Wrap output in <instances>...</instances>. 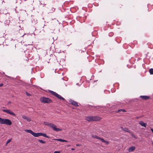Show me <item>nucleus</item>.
I'll return each instance as SVG.
<instances>
[{
  "label": "nucleus",
  "instance_id": "nucleus-10",
  "mask_svg": "<svg viewBox=\"0 0 153 153\" xmlns=\"http://www.w3.org/2000/svg\"><path fill=\"white\" fill-rule=\"evenodd\" d=\"M140 97L144 100H146L149 98V97L147 96H140Z\"/></svg>",
  "mask_w": 153,
  "mask_h": 153
},
{
  "label": "nucleus",
  "instance_id": "nucleus-29",
  "mask_svg": "<svg viewBox=\"0 0 153 153\" xmlns=\"http://www.w3.org/2000/svg\"><path fill=\"white\" fill-rule=\"evenodd\" d=\"M11 103V102H10V101H9L8 102V104H9V103Z\"/></svg>",
  "mask_w": 153,
  "mask_h": 153
},
{
  "label": "nucleus",
  "instance_id": "nucleus-33",
  "mask_svg": "<svg viewBox=\"0 0 153 153\" xmlns=\"http://www.w3.org/2000/svg\"><path fill=\"white\" fill-rule=\"evenodd\" d=\"M125 131H127V132H128V131H127V130H125Z\"/></svg>",
  "mask_w": 153,
  "mask_h": 153
},
{
  "label": "nucleus",
  "instance_id": "nucleus-18",
  "mask_svg": "<svg viewBox=\"0 0 153 153\" xmlns=\"http://www.w3.org/2000/svg\"><path fill=\"white\" fill-rule=\"evenodd\" d=\"M149 72L151 74H153V68L150 69Z\"/></svg>",
  "mask_w": 153,
  "mask_h": 153
},
{
  "label": "nucleus",
  "instance_id": "nucleus-22",
  "mask_svg": "<svg viewBox=\"0 0 153 153\" xmlns=\"http://www.w3.org/2000/svg\"><path fill=\"white\" fill-rule=\"evenodd\" d=\"M98 107L93 106L92 108H93V109L96 110V109H97L98 108Z\"/></svg>",
  "mask_w": 153,
  "mask_h": 153
},
{
  "label": "nucleus",
  "instance_id": "nucleus-11",
  "mask_svg": "<svg viewBox=\"0 0 153 153\" xmlns=\"http://www.w3.org/2000/svg\"><path fill=\"white\" fill-rule=\"evenodd\" d=\"M33 135L34 137H37L40 136H41V133H36L33 132Z\"/></svg>",
  "mask_w": 153,
  "mask_h": 153
},
{
  "label": "nucleus",
  "instance_id": "nucleus-9",
  "mask_svg": "<svg viewBox=\"0 0 153 153\" xmlns=\"http://www.w3.org/2000/svg\"><path fill=\"white\" fill-rule=\"evenodd\" d=\"M22 117L24 119L26 120L27 121L30 122L31 121L30 118L27 117L23 115L22 116Z\"/></svg>",
  "mask_w": 153,
  "mask_h": 153
},
{
  "label": "nucleus",
  "instance_id": "nucleus-25",
  "mask_svg": "<svg viewBox=\"0 0 153 153\" xmlns=\"http://www.w3.org/2000/svg\"><path fill=\"white\" fill-rule=\"evenodd\" d=\"M132 136L133 137H134V138H135V139L137 138L136 137H135V136L134 135V134H133L132 135Z\"/></svg>",
  "mask_w": 153,
  "mask_h": 153
},
{
  "label": "nucleus",
  "instance_id": "nucleus-5",
  "mask_svg": "<svg viewBox=\"0 0 153 153\" xmlns=\"http://www.w3.org/2000/svg\"><path fill=\"white\" fill-rule=\"evenodd\" d=\"M49 91L52 95H54L56 97H57L60 100H65V99L64 98H63L61 95L58 94L57 93H56V92H54L53 91H51V90H49Z\"/></svg>",
  "mask_w": 153,
  "mask_h": 153
},
{
  "label": "nucleus",
  "instance_id": "nucleus-7",
  "mask_svg": "<svg viewBox=\"0 0 153 153\" xmlns=\"http://www.w3.org/2000/svg\"><path fill=\"white\" fill-rule=\"evenodd\" d=\"M70 102L71 104L72 105H74L75 106H78V103L77 102L73 100H71L70 101Z\"/></svg>",
  "mask_w": 153,
  "mask_h": 153
},
{
  "label": "nucleus",
  "instance_id": "nucleus-6",
  "mask_svg": "<svg viewBox=\"0 0 153 153\" xmlns=\"http://www.w3.org/2000/svg\"><path fill=\"white\" fill-rule=\"evenodd\" d=\"M2 111L6 113L13 116H15L16 114L10 109H2Z\"/></svg>",
  "mask_w": 153,
  "mask_h": 153
},
{
  "label": "nucleus",
  "instance_id": "nucleus-21",
  "mask_svg": "<svg viewBox=\"0 0 153 153\" xmlns=\"http://www.w3.org/2000/svg\"><path fill=\"white\" fill-rule=\"evenodd\" d=\"M11 139H9V140H8L7 142H6V145H7V144L9 143H10L11 141Z\"/></svg>",
  "mask_w": 153,
  "mask_h": 153
},
{
  "label": "nucleus",
  "instance_id": "nucleus-19",
  "mask_svg": "<svg viewBox=\"0 0 153 153\" xmlns=\"http://www.w3.org/2000/svg\"><path fill=\"white\" fill-rule=\"evenodd\" d=\"M38 141L41 143H46V142L44 141H43L42 140H38Z\"/></svg>",
  "mask_w": 153,
  "mask_h": 153
},
{
  "label": "nucleus",
  "instance_id": "nucleus-2",
  "mask_svg": "<svg viewBox=\"0 0 153 153\" xmlns=\"http://www.w3.org/2000/svg\"><path fill=\"white\" fill-rule=\"evenodd\" d=\"M101 118L98 116H88L86 117L85 120L88 121H98L100 120Z\"/></svg>",
  "mask_w": 153,
  "mask_h": 153
},
{
  "label": "nucleus",
  "instance_id": "nucleus-34",
  "mask_svg": "<svg viewBox=\"0 0 153 153\" xmlns=\"http://www.w3.org/2000/svg\"><path fill=\"white\" fill-rule=\"evenodd\" d=\"M70 146V145H68V146Z\"/></svg>",
  "mask_w": 153,
  "mask_h": 153
},
{
  "label": "nucleus",
  "instance_id": "nucleus-13",
  "mask_svg": "<svg viewBox=\"0 0 153 153\" xmlns=\"http://www.w3.org/2000/svg\"><path fill=\"white\" fill-rule=\"evenodd\" d=\"M92 137L94 138H96L100 140H101V139H102V138H101L100 137L96 135H92Z\"/></svg>",
  "mask_w": 153,
  "mask_h": 153
},
{
  "label": "nucleus",
  "instance_id": "nucleus-14",
  "mask_svg": "<svg viewBox=\"0 0 153 153\" xmlns=\"http://www.w3.org/2000/svg\"><path fill=\"white\" fill-rule=\"evenodd\" d=\"M54 140H57V141H61V142H68V141L67 140H64L62 139H54Z\"/></svg>",
  "mask_w": 153,
  "mask_h": 153
},
{
  "label": "nucleus",
  "instance_id": "nucleus-30",
  "mask_svg": "<svg viewBox=\"0 0 153 153\" xmlns=\"http://www.w3.org/2000/svg\"><path fill=\"white\" fill-rule=\"evenodd\" d=\"M76 146H80V145L79 144H77L76 145Z\"/></svg>",
  "mask_w": 153,
  "mask_h": 153
},
{
  "label": "nucleus",
  "instance_id": "nucleus-23",
  "mask_svg": "<svg viewBox=\"0 0 153 153\" xmlns=\"http://www.w3.org/2000/svg\"><path fill=\"white\" fill-rule=\"evenodd\" d=\"M26 95L28 96H31V95L30 94L28 93L27 92H26Z\"/></svg>",
  "mask_w": 153,
  "mask_h": 153
},
{
  "label": "nucleus",
  "instance_id": "nucleus-17",
  "mask_svg": "<svg viewBox=\"0 0 153 153\" xmlns=\"http://www.w3.org/2000/svg\"><path fill=\"white\" fill-rule=\"evenodd\" d=\"M41 136H42L45 137H47L48 138H50V137L47 136L46 134L45 133H41Z\"/></svg>",
  "mask_w": 153,
  "mask_h": 153
},
{
  "label": "nucleus",
  "instance_id": "nucleus-20",
  "mask_svg": "<svg viewBox=\"0 0 153 153\" xmlns=\"http://www.w3.org/2000/svg\"><path fill=\"white\" fill-rule=\"evenodd\" d=\"M122 111L123 112H126V111L125 110V109H120V110H118V111H117V112H120V111Z\"/></svg>",
  "mask_w": 153,
  "mask_h": 153
},
{
  "label": "nucleus",
  "instance_id": "nucleus-27",
  "mask_svg": "<svg viewBox=\"0 0 153 153\" xmlns=\"http://www.w3.org/2000/svg\"><path fill=\"white\" fill-rule=\"evenodd\" d=\"M151 130L152 132L153 133V128H151Z\"/></svg>",
  "mask_w": 153,
  "mask_h": 153
},
{
  "label": "nucleus",
  "instance_id": "nucleus-32",
  "mask_svg": "<svg viewBox=\"0 0 153 153\" xmlns=\"http://www.w3.org/2000/svg\"><path fill=\"white\" fill-rule=\"evenodd\" d=\"M125 131H127V132H128V131H127V130H125Z\"/></svg>",
  "mask_w": 153,
  "mask_h": 153
},
{
  "label": "nucleus",
  "instance_id": "nucleus-3",
  "mask_svg": "<svg viewBox=\"0 0 153 153\" xmlns=\"http://www.w3.org/2000/svg\"><path fill=\"white\" fill-rule=\"evenodd\" d=\"M0 123L1 124H6L10 125L12 123L10 120L7 119L2 118L0 117Z\"/></svg>",
  "mask_w": 153,
  "mask_h": 153
},
{
  "label": "nucleus",
  "instance_id": "nucleus-16",
  "mask_svg": "<svg viewBox=\"0 0 153 153\" xmlns=\"http://www.w3.org/2000/svg\"><path fill=\"white\" fill-rule=\"evenodd\" d=\"M101 141L103 143H105L106 144L108 145L109 143V142L108 141H105L103 138L101 139Z\"/></svg>",
  "mask_w": 153,
  "mask_h": 153
},
{
  "label": "nucleus",
  "instance_id": "nucleus-28",
  "mask_svg": "<svg viewBox=\"0 0 153 153\" xmlns=\"http://www.w3.org/2000/svg\"><path fill=\"white\" fill-rule=\"evenodd\" d=\"M75 150V149L74 148H72L71 150Z\"/></svg>",
  "mask_w": 153,
  "mask_h": 153
},
{
  "label": "nucleus",
  "instance_id": "nucleus-26",
  "mask_svg": "<svg viewBox=\"0 0 153 153\" xmlns=\"http://www.w3.org/2000/svg\"><path fill=\"white\" fill-rule=\"evenodd\" d=\"M3 85V83H1L0 84V87L2 86Z\"/></svg>",
  "mask_w": 153,
  "mask_h": 153
},
{
  "label": "nucleus",
  "instance_id": "nucleus-35",
  "mask_svg": "<svg viewBox=\"0 0 153 153\" xmlns=\"http://www.w3.org/2000/svg\"><path fill=\"white\" fill-rule=\"evenodd\" d=\"M3 108H5V107H3Z\"/></svg>",
  "mask_w": 153,
  "mask_h": 153
},
{
  "label": "nucleus",
  "instance_id": "nucleus-31",
  "mask_svg": "<svg viewBox=\"0 0 153 153\" xmlns=\"http://www.w3.org/2000/svg\"><path fill=\"white\" fill-rule=\"evenodd\" d=\"M152 146H153V142H152Z\"/></svg>",
  "mask_w": 153,
  "mask_h": 153
},
{
  "label": "nucleus",
  "instance_id": "nucleus-8",
  "mask_svg": "<svg viewBox=\"0 0 153 153\" xmlns=\"http://www.w3.org/2000/svg\"><path fill=\"white\" fill-rule=\"evenodd\" d=\"M139 124L141 125L142 126L146 127V123H145L143 121H140L139 122Z\"/></svg>",
  "mask_w": 153,
  "mask_h": 153
},
{
  "label": "nucleus",
  "instance_id": "nucleus-12",
  "mask_svg": "<svg viewBox=\"0 0 153 153\" xmlns=\"http://www.w3.org/2000/svg\"><path fill=\"white\" fill-rule=\"evenodd\" d=\"M135 149V147L134 146H132L129 148L128 149V152H129L133 151Z\"/></svg>",
  "mask_w": 153,
  "mask_h": 153
},
{
  "label": "nucleus",
  "instance_id": "nucleus-24",
  "mask_svg": "<svg viewBox=\"0 0 153 153\" xmlns=\"http://www.w3.org/2000/svg\"><path fill=\"white\" fill-rule=\"evenodd\" d=\"M54 153H60V152L55 151L54 152Z\"/></svg>",
  "mask_w": 153,
  "mask_h": 153
},
{
  "label": "nucleus",
  "instance_id": "nucleus-4",
  "mask_svg": "<svg viewBox=\"0 0 153 153\" xmlns=\"http://www.w3.org/2000/svg\"><path fill=\"white\" fill-rule=\"evenodd\" d=\"M40 100L42 102L44 103H50L52 102V100L50 98L43 97L41 98Z\"/></svg>",
  "mask_w": 153,
  "mask_h": 153
},
{
  "label": "nucleus",
  "instance_id": "nucleus-1",
  "mask_svg": "<svg viewBox=\"0 0 153 153\" xmlns=\"http://www.w3.org/2000/svg\"><path fill=\"white\" fill-rule=\"evenodd\" d=\"M44 125L50 127L53 130L56 131H61L62 130V129L57 128L56 126L52 123L47 122H44Z\"/></svg>",
  "mask_w": 153,
  "mask_h": 153
},
{
  "label": "nucleus",
  "instance_id": "nucleus-15",
  "mask_svg": "<svg viewBox=\"0 0 153 153\" xmlns=\"http://www.w3.org/2000/svg\"><path fill=\"white\" fill-rule=\"evenodd\" d=\"M25 131L28 133H29L31 134L32 135H33L34 132L32 130H30L26 129L25 130Z\"/></svg>",
  "mask_w": 153,
  "mask_h": 153
}]
</instances>
